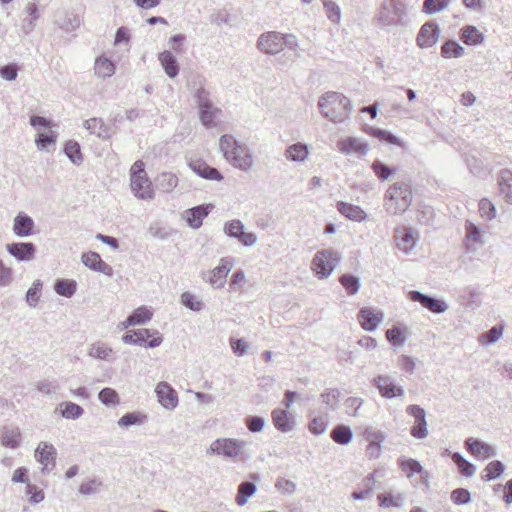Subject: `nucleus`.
I'll use <instances>...</instances> for the list:
<instances>
[{
  "label": "nucleus",
  "mask_w": 512,
  "mask_h": 512,
  "mask_svg": "<svg viewBox=\"0 0 512 512\" xmlns=\"http://www.w3.org/2000/svg\"><path fill=\"white\" fill-rule=\"evenodd\" d=\"M42 282L35 280L26 293V301L30 307H35L40 299Z\"/></svg>",
  "instance_id": "0e129e2a"
},
{
  "label": "nucleus",
  "mask_w": 512,
  "mask_h": 512,
  "mask_svg": "<svg viewBox=\"0 0 512 512\" xmlns=\"http://www.w3.org/2000/svg\"><path fill=\"white\" fill-rule=\"evenodd\" d=\"M338 211L351 221L362 222L366 219V212L357 205H352L343 201L337 203Z\"/></svg>",
  "instance_id": "473e14b6"
},
{
  "label": "nucleus",
  "mask_w": 512,
  "mask_h": 512,
  "mask_svg": "<svg viewBox=\"0 0 512 512\" xmlns=\"http://www.w3.org/2000/svg\"><path fill=\"white\" fill-rule=\"evenodd\" d=\"M199 84L200 86L193 92V98L199 110L200 122L206 128H214L218 124L222 111L211 101L210 93L202 86L201 81Z\"/></svg>",
  "instance_id": "39448f33"
},
{
  "label": "nucleus",
  "mask_w": 512,
  "mask_h": 512,
  "mask_svg": "<svg viewBox=\"0 0 512 512\" xmlns=\"http://www.w3.org/2000/svg\"><path fill=\"white\" fill-rule=\"evenodd\" d=\"M271 417L274 426L281 432H289L294 427V418L286 410L275 409Z\"/></svg>",
  "instance_id": "7c9ffc66"
},
{
  "label": "nucleus",
  "mask_w": 512,
  "mask_h": 512,
  "mask_svg": "<svg viewBox=\"0 0 512 512\" xmlns=\"http://www.w3.org/2000/svg\"><path fill=\"white\" fill-rule=\"evenodd\" d=\"M60 414L65 419L76 420L84 414V409L73 402H62L60 404Z\"/></svg>",
  "instance_id": "de8ad7c7"
},
{
  "label": "nucleus",
  "mask_w": 512,
  "mask_h": 512,
  "mask_svg": "<svg viewBox=\"0 0 512 512\" xmlns=\"http://www.w3.org/2000/svg\"><path fill=\"white\" fill-rule=\"evenodd\" d=\"M56 138V134L52 131L39 133L35 139V143L39 150L49 151L48 146L55 144Z\"/></svg>",
  "instance_id": "338daca9"
},
{
  "label": "nucleus",
  "mask_w": 512,
  "mask_h": 512,
  "mask_svg": "<svg viewBox=\"0 0 512 512\" xmlns=\"http://www.w3.org/2000/svg\"><path fill=\"white\" fill-rule=\"evenodd\" d=\"M398 465L400 469L406 474L408 478H411L414 474H421L427 483L428 473L424 471V468L419 461L412 458L400 457L398 459Z\"/></svg>",
  "instance_id": "2f4dec72"
},
{
  "label": "nucleus",
  "mask_w": 512,
  "mask_h": 512,
  "mask_svg": "<svg viewBox=\"0 0 512 512\" xmlns=\"http://www.w3.org/2000/svg\"><path fill=\"white\" fill-rule=\"evenodd\" d=\"M440 29L438 25L434 22H426L420 28L416 41L419 47L421 48H430L439 38Z\"/></svg>",
  "instance_id": "6ab92c4d"
},
{
  "label": "nucleus",
  "mask_w": 512,
  "mask_h": 512,
  "mask_svg": "<svg viewBox=\"0 0 512 512\" xmlns=\"http://www.w3.org/2000/svg\"><path fill=\"white\" fill-rule=\"evenodd\" d=\"M34 221L24 213H19L13 224V232L19 237H27L33 233Z\"/></svg>",
  "instance_id": "c756f323"
},
{
  "label": "nucleus",
  "mask_w": 512,
  "mask_h": 512,
  "mask_svg": "<svg viewBox=\"0 0 512 512\" xmlns=\"http://www.w3.org/2000/svg\"><path fill=\"white\" fill-rule=\"evenodd\" d=\"M256 492V485L249 481L242 482L238 487L236 495V503L239 506H243L248 502V499Z\"/></svg>",
  "instance_id": "79ce46f5"
},
{
  "label": "nucleus",
  "mask_w": 512,
  "mask_h": 512,
  "mask_svg": "<svg viewBox=\"0 0 512 512\" xmlns=\"http://www.w3.org/2000/svg\"><path fill=\"white\" fill-rule=\"evenodd\" d=\"M460 39L466 44L475 46L481 44L485 36L475 26L467 25L460 30Z\"/></svg>",
  "instance_id": "f704fd0d"
},
{
  "label": "nucleus",
  "mask_w": 512,
  "mask_h": 512,
  "mask_svg": "<svg viewBox=\"0 0 512 512\" xmlns=\"http://www.w3.org/2000/svg\"><path fill=\"white\" fill-rule=\"evenodd\" d=\"M248 442L243 439L218 438L213 441L207 450L208 454H216L226 458L240 457Z\"/></svg>",
  "instance_id": "0eeeda50"
},
{
  "label": "nucleus",
  "mask_w": 512,
  "mask_h": 512,
  "mask_svg": "<svg viewBox=\"0 0 512 512\" xmlns=\"http://www.w3.org/2000/svg\"><path fill=\"white\" fill-rule=\"evenodd\" d=\"M406 413L414 417V425L410 433L416 439H424L428 435L426 412L419 405L411 404L406 408Z\"/></svg>",
  "instance_id": "4468645a"
},
{
  "label": "nucleus",
  "mask_w": 512,
  "mask_h": 512,
  "mask_svg": "<svg viewBox=\"0 0 512 512\" xmlns=\"http://www.w3.org/2000/svg\"><path fill=\"white\" fill-rule=\"evenodd\" d=\"M483 244L482 230L472 221L465 222V245L469 252L476 251Z\"/></svg>",
  "instance_id": "a878e982"
},
{
  "label": "nucleus",
  "mask_w": 512,
  "mask_h": 512,
  "mask_svg": "<svg viewBox=\"0 0 512 512\" xmlns=\"http://www.w3.org/2000/svg\"><path fill=\"white\" fill-rule=\"evenodd\" d=\"M408 298L413 302L421 304L422 307L435 314L444 313L448 309V305L445 301L417 290L410 291Z\"/></svg>",
  "instance_id": "2eb2a0df"
},
{
  "label": "nucleus",
  "mask_w": 512,
  "mask_h": 512,
  "mask_svg": "<svg viewBox=\"0 0 512 512\" xmlns=\"http://www.w3.org/2000/svg\"><path fill=\"white\" fill-rule=\"evenodd\" d=\"M130 181L131 190L135 197L146 201L154 198L155 192L147 175L131 177Z\"/></svg>",
  "instance_id": "f3484780"
},
{
  "label": "nucleus",
  "mask_w": 512,
  "mask_h": 512,
  "mask_svg": "<svg viewBox=\"0 0 512 512\" xmlns=\"http://www.w3.org/2000/svg\"><path fill=\"white\" fill-rule=\"evenodd\" d=\"M81 25V19L74 13H66L64 19L59 22L60 29L65 32H72L79 28Z\"/></svg>",
  "instance_id": "bf43d9fd"
},
{
  "label": "nucleus",
  "mask_w": 512,
  "mask_h": 512,
  "mask_svg": "<svg viewBox=\"0 0 512 512\" xmlns=\"http://www.w3.org/2000/svg\"><path fill=\"white\" fill-rule=\"evenodd\" d=\"M340 255L332 249L318 251L311 263V268L318 279L328 278L339 265Z\"/></svg>",
  "instance_id": "423d86ee"
},
{
  "label": "nucleus",
  "mask_w": 512,
  "mask_h": 512,
  "mask_svg": "<svg viewBox=\"0 0 512 512\" xmlns=\"http://www.w3.org/2000/svg\"><path fill=\"white\" fill-rule=\"evenodd\" d=\"M159 403L168 410H173L178 405L176 391L167 383L160 382L155 389Z\"/></svg>",
  "instance_id": "412c9836"
},
{
  "label": "nucleus",
  "mask_w": 512,
  "mask_h": 512,
  "mask_svg": "<svg viewBox=\"0 0 512 512\" xmlns=\"http://www.w3.org/2000/svg\"><path fill=\"white\" fill-rule=\"evenodd\" d=\"M499 189L505 201L512 205V172L503 170L499 176Z\"/></svg>",
  "instance_id": "4c0bfd02"
},
{
  "label": "nucleus",
  "mask_w": 512,
  "mask_h": 512,
  "mask_svg": "<svg viewBox=\"0 0 512 512\" xmlns=\"http://www.w3.org/2000/svg\"><path fill=\"white\" fill-rule=\"evenodd\" d=\"M156 187L164 193L172 192L178 185V177L170 172H162L155 179Z\"/></svg>",
  "instance_id": "e433bc0d"
},
{
  "label": "nucleus",
  "mask_w": 512,
  "mask_h": 512,
  "mask_svg": "<svg viewBox=\"0 0 512 512\" xmlns=\"http://www.w3.org/2000/svg\"><path fill=\"white\" fill-rule=\"evenodd\" d=\"M383 313L373 308H361L358 313V320L361 327L366 331H374L383 321Z\"/></svg>",
  "instance_id": "aec40b11"
},
{
  "label": "nucleus",
  "mask_w": 512,
  "mask_h": 512,
  "mask_svg": "<svg viewBox=\"0 0 512 512\" xmlns=\"http://www.w3.org/2000/svg\"><path fill=\"white\" fill-rule=\"evenodd\" d=\"M451 457L462 475L472 477L475 474V466L467 461L459 452L453 453Z\"/></svg>",
  "instance_id": "09e8293b"
},
{
  "label": "nucleus",
  "mask_w": 512,
  "mask_h": 512,
  "mask_svg": "<svg viewBox=\"0 0 512 512\" xmlns=\"http://www.w3.org/2000/svg\"><path fill=\"white\" fill-rule=\"evenodd\" d=\"M87 354L89 357L113 363L117 356L112 347L103 341H96L89 345Z\"/></svg>",
  "instance_id": "4be33fe9"
},
{
  "label": "nucleus",
  "mask_w": 512,
  "mask_h": 512,
  "mask_svg": "<svg viewBox=\"0 0 512 512\" xmlns=\"http://www.w3.org/2000/svg\"><path fill=\"white\" fill-rule=\"evenodd\" d=\"M213 208L212 204L207 205H198L187 209L183 213V218L186 220L187 224L193 228L198 229L201 227L203 219L207 217L210 210Z\"/></svg>",
  "instance_id": "5701e85b"
},
{
  "label": "nucleus",
  "mask_w": 512,
  "mask_h": 512,
  "mask_svg": "<svg viewBox=\"0 0 512 512\" xmlns=\"http://www.w3.org/2000/svg\"><path fill=\"white\" fill-rule=\"evenodd\" d=\"M158 60L168 77L175 78L178 75L179 65L176 57L170 51L159 53Z\"/></svg>",
  "instance_id": "72a5a7b5"
},
{
  "label": "nucleus",
  "mask_w": 512,
  "mask_h": 512,
  "mask_svg": "<svg viewBox=\"0 0 512 512\" xmlns=\"http://www.w3.org/2000/svg\"><path fill=\"white\" fill-rule=\"evenodd\" d=\"M181 302L186 308L192 311L198 312L203 308V302L190 292H184L181 295Z\"/></svg>",
  "instance_id": "69168bd1"
},
{
  "label": "nucleus",
  "mask_w": 512,
  "mask_h": 512,
  "mask_svg": "<svg viewBox=\"0 0 512 512\" xmlns=\"http://www.w3.org/2000/svg\"><path fill=\"white\" fill-rule=\"evenodd\" d=\"M81 261L86 267L93 271L103 273L107 276L113 275V268L109 264L105 263L96 252L89 251L83 253Z\"/></svg>",
  "instance_id": "b1692460"
},
{
  "label": "nucleus",
  "mask_w": 512,
  "mask_h": 512,
  "mask_svg": "<svg viewBox=\"0 0 512 512\" xmlns=\"http://www.w3.org/2000/svg\"><path fill=\"white\" fill-rule=\"evenodd\" d=\"M21 433L18 428L5 429L2 433L1 442L4 446L15 449L19 446Z\"/></svg>",
  "instance_id": "5fc2aeb1"
},
{
  "label": "nucleus",
  "mask_w": 512,
  "mask_h": 512,
  "mask_svg": "<svg viewBox=\"0 0 512 512\" xmlns=\"http://www.w3.org/2000/svg\"><path fill=\"white\" fill-rule=\"evenodd\" d=\"M40 14L36 3H28L23 11V17L19 28V36H28L35 28Z\"/></svg>",
  "instance_id": "a211bd4d"
},
{
  "label": "nucleus",
  "mask_w": 512,
  "mask_h": 512,
  "mask_svg": "<svg viewBox=\"0 0 512 512\" xmlns=\"http://www.w3.org/2000/svg\"><path fill=\"white\" fill-rule=\"evenodd\" d=\"M330 436L337 444L347 445L351 442L353 433L349 426L340 424L333 428Z\"/></svg>",
  "instance_id": "58836bf2"
},
{
  "label": "nucleus",
  "mask_w": 512,
  "mask_h": 512,
  "mask_svg": "<svg viewBox=\"0 0 512 512\" xmlns=\"http://www.w3.org/2000/svg\"><path fill=\"white\" fill-rule=\"evenodd\" d=\"M450 4V0H424L422 12L427 15H433L444 11Z\"/></svg>",
  "instance_id": "864d4df0"
},
{
  "label": "nucleus",
  "mask_w": 512,
  "mask_h": 512,
  "mask_svg": "<svg viewBox=\"0 0 512 512\" xmlns=\"http://www.w3.org/2000/svg\"><path fill=\"white\" fill-rule=\"evenodd\" d=\"M340 283L350 295L356 294L360 288L359 278L351 274L342 275L340 278Z\"/></svg>",
  "instance_id": "680f3d73"
},
{
  "label": "nucleus",
  "mask_w": 512,
  "mask_h": 512,
  "mask_svg": "<svg viewBox=\"0 0 512 512\" xmlns=\"http://www.w3.org/2000/svg\"><path fill=\"white\" fill-rule=\"evenodd\" d=\"M147 421V416L140 412L124 414L117 422L122 428H129L134 425H142Z\"/></svg>",
  "instance_id": "49530a36"
},
{
  "label": "nucleus",
  "mask_w": 512,
  "mask_h": 512,
  "mask_svg": "<svg viewBox=\"0 0 512 512\" xmlns=\"http://www.w3.org/2000/svg\"><path fill=\"white\" fill-rule=\"evenodd\" d=\"M467 450L475 456L493 457L496 455V449L478 439L468 438L465 441Z\"/></svg>",
  "instance_id": "c85d7f7f"
},
{
  "label": "nucleus",
  "mask_w": 512,
  "mask_h": 512,
  "mask_svg": "<svg viewBox=\"0 0 512 512\" xmlns=\"http://www.w3.org/2000/svg\"><path fill=\"white\" fill-rule=\"evenodd\" d=\"M309 154L308 146L303 143H295L288 146L285 150V158L293 162H303Z\"/></svg>",
  "instance_id": "c9c22d12"
},
{
  "label": "nucleus",
  "mask_w": 512,
  "mask_h": 512,
  "mask_svg": "<svg viewBox=\"0 0 512 512\" xmlns=\"http://www.w3.org/2000/svg\"><path fill=\"white\" fill-rule=\"evenodd\" d=\"M233 268V261L230 257H225L220 260L218 266L214 269L202 272V278L212 285L214 288H222L226 282V277Z\"/></svg>",
  "instance_id": "9b49d317"
},
{
  "label": "nucleus",
  "mask_w": 512,
  "mask_h": 512,
  "mask_svg": "<svg viewBox=\"0 0 512 512\" xmlns=\"http://www.w3.org/2000/svg\"><path fill=\"white\" fill-rule=\"evenodd\" d=\"M153 313L146 308L145 306H141L133 311V313L128 316V324L141 325L150 321Z\"/></svg>",
  "instance_id": "3c124183"
},
{
  "label": "nucleus",
  "mask_w": 512,
  "mask_h": 512,
  "mask_svg": "<svg viewBox=\"0 0 512 512\" xmlns=\"http://www.w3.org/2000/svg\"><path fill=\"white\" fill-rule=\"evenodd\" d=\"M412 203V191L409 184L396 182L385 193L384 208L390 215L404 213Z\"/></svg>",
  "instance_id": "20e7f679"
},
{
  "label": "nucleus",
  "mask_w": 512,
  "mask_h": 512,
  "mask_svg": "<svg viewBox=\"0 0 512 512\" xmlns=\"http://www.w3.org/2000/svg\"><path fill=\"white\" fill-rule=\"evenodd\" d=\"M95 74L100 78L111 77L115 73L114 63L106 57H99L95 61Z\"/></svg>",
  "instance_id": "ea45409f"
},
{
  "label": "nucleus",
  "mask_w": 512,
  "mask_h": 512,
  "mask_svg": "<svg viewBox=\"0 0 512 512\" xmlns=\"http://www.w3.org/2000/svg\"><path fill=\"white\" fill-rule=\"evenodd\" d=\"M83 126L97 137L106 138L108 136L104 121L101 118H90L84 121Z\"/></svg>",
  "instance_id": "a18cd8bd"
},
{
  "label": "nucleus",
  "mask_w": 512,
  "mask_h": 512,
  "mask_svg": "<svg viewBox=\"0 0 512 512\" xmlns=\"http://www.w3.org/2000/svg\"><path fill=\"white\" fill-rule=\"evenodd\" d=\"M134 335H136L137 345L146 348H156L163 342V338L157 330L136 329L134 330Z\"/></svg>",
  "instance_id": "393cba45"
},
{
  "label": "nucleus",
  "mask_w": 512,
  "mask_h": 512,
  "mask_svg": "<svg viewBox=\"0 0 512 512\" xmlns=\"http://www.w3.org/2000/svg\"><path fill=\"white\" fill-rule=\"evenodd\" d=\"M504 465L501 461L495 460L490 463L485 468L486 474L483 476V478L486 481H492L502 475L504 472Z\"/></svg>",
  "instance_id": "13d9d810"
},
{
  "label": "nucleus",
  "mask_w": 512,
  "mask_h": 512,
  "mask_svg": "<svg viewBox=\"0 0 512 512\" xmlns=\"http://www.w3.org/2000/svg\"><path fill=\"white\" fill-rule=\"evenodd\" d=\"M8 253L19 261H30L34 258L36 248L31 242L12 243L6 246Z\"/></svg>",
  "instance_id": "bb28decb"
},
{
  "label": "nucleus",
  "mask_w": 512,
  "mask_h": 512,
  "mask_svg": "<svg viewBox=\"0 0 512 512\" xmlns=\"http://www.w3.org/2000/svg\"><path fill=\"white\" fill-rule=\"evenodd\" d=\"M318 108L323 117L334 123H341L349 117L352 103L343 94L330 91L319 98Z\"/></svg>",
  "instance_id": "7ed1b4c3"
},
{
  "label": "nucleus",
  "mask_w": 512,
  "mask_h": 512,
  "mask_svg": "<svg viewBox=\"0 0 512 512\" xmlns=\"http://www.w3.org/2000/svg\"><path fill=\"white\" fill-rule=\"evenodd\" d=\"M56 456V448L46 441L40 442L34 451L35 460L42 465L41 472L43 474H48L55 468Z\"/></svg>",
  "instance_id": "9d476101"
},
{
  "label": "nucleus",
  "mask_w": 512,
  "mask_h": 512,
  "mask_svg": "<svg viewBox=\"0 0 512 512\" xmlns=\"http://www.w3.org/2000/svg\"><path fill=\"white\" fill-rule=\"evenodd\" d=\"M323 6L327 15V18L333 23H339L341 19L340 7L331 0H324Z\"/></svg>",
  "instance_id": "e2e57ef3"
},
{
  "label": "nucleus",
  "mask_w": 512,
  "mask_h": 512,
  "mask_svg": "<svg viewBox=\"0 0 512 512\" xmlns=\"http://www.w3.org/2000/svg\"><path fill=\"white\" fill-rule=\"evenodd\" d=\"M244 224L239 219L226 221L223 226V232L226 236L237 239L245 247L256 245L258 238L253 232H245Z\"/></svg>",
  "instance_id": "6e6552de"
},
{
  "label": "nucleus",
  "mask_w": 512,
  "mask_h": 512,
  "mask_svg": "<svg viewBox=\"0 0 512 512\" xmlns=\"http://www.w3.org/2000/svg\"><path fill=\"white\" fill-rule=\"evenodd\" d=\"M412 9L408 0H383L373 17L374 24L381 30L390 31L409 25V12Z\"/></svg>",
  "instance_id": "f257e3e1"
},
{
  "label": "nucleus",
  "mask_w": 512,
  "mask_h": 512,
  "mask_svg": "<svg viewBox=\"0 0 512 512\" xmlns=\"http://www.w3.org/2000/svg\"><path fill=\"white\" fill-rule=\"evenodd\" d=\"M465 53V49L454 40H447L441 46V55L444 58H459Z\"/></svg>",
  "instance_id": "c03bdc74"
},
{
  "label": "nucleus",
  "mask_w": 512,
  "mask_h": 512,
  "mask_svg": "<svg viewBox=\"0 0 512 512\" xmlns=\"http://www.w3.org/2000/svg\"><path fill=\"white\" fill-rule=\"evenodd\" d=\"M64 153L74 165L79 166L83 163V154L77 141H67L64 145Z\"/></svg>",
  "instance_id": "a19ab883"
},
{
  "label": "nucleus",
  "mask_w": 512,
  "mask_h": 512,
  "mask_svg": "<svg viewBox=\"0 0 512 512\" xmlns=\"http://www.w3.org/2000/svg\"><path fill=\"white\" fill-rule=\"evenodd\" d=\"M257 48L269 55H276L284 49L283 34L270 31L263 33L257 40Z\"/></svg>",
  "instance_id": "ddd939ff"
},
{
  "label": "nucleus",
  "mask_w": 512,
  "mask_h": 512,
  "mask_svg": "<svg viewBox=\"0 0 512 512\" xmlns=\"http://www.w3.org/2000/svg\"><path fill=\"white\" fill-rule=\"evenodd\" d=\"M102 485V481L97 478L85 480L79 486L78 493L82 496L94 495L100 491Z\"/></svg>",
  "instance_id": "6e6d98bb"
},
{
  "label": "nucleus",
  "mask_w": 512,
  "mask_h": 512,
  "mask_svg": "<svg viewBox=\"0 0 512 512\" xmlns=\"http://www.w3.org/2000/svg\"><path fill=\"white\" fill-rule=\"evenodd\" d=\"M98 398L100 402L105 406H112L115 407L119 404L120 398L118 393L109 387L103 388L99 394Z\"/></svg>",
  "instance_id": "4d7b16f0"
},
{
  "label": "nucleus",
  "mask_w": 512,
  "mask_h": 512,
  "mask_svg": "<svg viewBox=\"0 0 512 512\" xmlns=\"http://www.w3.org/2000/svg\"><path fill=\"white\" fill-rule=\"evenodd\" d=\"M219 147L224 158L236 169L249 172L255 165L252 150L234 136L225 134L219 139Z\"/></svg>",
  "instance_id": "f03ea898"
},
{
  "label": "nucleus",
  "mask_w": 512,
  "mask_h": 512,
  "mask_svg": "<svg viewBox=\"0 0 512 512\" xmlns=\"http://www.w3.org/2000/svg\"><path fill=\"white\" fill-rule=\"evenodd\" d=\"M479 212L480 215L487 220H492L496 217L495 205L486 198L479 201Z\"/></svg>",
  "instance_id": "774afa93"
},
{
  "label": "nucleus",
  "mask_w": 512,
  "mask_h": 512,
  "mask_svg": "<svg viewBox=\"0 0 512 512\" xmlns=\"http://www.w3.org/2000/svg\"><path fill=\"white\" fill-rule=\"evenodd\" d=\"M372 384L378 389L381 397L385 399L404 396L403 387L395 384L393 377L388 374L377 375L373 378Z\"/></svg>",
  "instance_id": "f8f14e48"
},
{
  "label": "nucleus",
  "mask_w": 512,
  "mask_h": 512,
  "mask_svg": "<svg viewBox=\"0 0 512 512\" xmlns=\"http://www.w3.org/2000/svg\"><path fill=\"white\" fill-rule=\"evenodd\" d=\"M190 169L200 177L207 180L221 181L222 174L214 167L209 166L202 160H192L189 162Z\"/></svg>",
  "instance_id": "cd10ccee"
},
{
  "label": "nucleus",
  "mask_w": 512,
  "mask_h": 512,
  "mask_svg": "<svg viewBox=\"0 0 512 512\" xmlns=\"http://www.w3.org/2000/svg\"><path fill=\"white\" fill-rule=\"evenodd\" d=\"M153 238L166 240L172 236L174 230L170 227L162 226L160 223L151 224L148 230Z\"/></svg>",
  "instance_id": "052dcab7"
},
{
  "label": "nucleus",
  "mask_w": 512,
  "mask_h": 512,
  "mask_svg": "<svg viewBox=\"0 0 512 512\" xmlns=\"http://www.w3.org/2000/svg\"><path fill=\"white\" fill-rule=\"evenodd\" d=\"M337 148L342 154L356 155L358 157H364L369 151L368 144L355 137H347L339 140L337 142Z\"/></svg>",
  "instance_id": "dca6fc26"
},
{
  "label": "nucleus",
  "mask_w": 512,
  "mask_h": 512,
  "mask_svg": "<svg viewBox=\"0 0 512 512\" xmlns=\"http://www.w3.org/2000/svg\"><path fill=\"white\" fill-rule=\"evenodd\" d=\"M394 241L396 247L405 255L413 253L418 241V232L407 226H399L394 229Z\"/></svg>",
  "instance_id": "1a4fd4ad"
},
{
  "label": "nucleus",
  "mask_w": 512,
  "mask_h": 512,
  "mask_svg": "<svg viewBox=\"0 0 512 512\" xmlns=\"http://www.w3.org/2000/svg\"><path fill=\"white\" fill-rule=\"evenodd\" d=\"M327 427H328V415L327 414L314 416L308 424L309 431L313 435H316V436L323 434L327 430Z\"/></svg>",
  "instance_id": "8fccbe9b"
},
{
  "label": "nucleus",
  "mask_w": 512,
  "mask_h": 512,
  "mask_svg": "<svg viewBox=\"0 0 512 512\" xmlns=\"http://www.w3.org/2000/svg\"><path fill=\"white\" fill-rule=\"evenodd\" d=\"M322 403L327 410H335L340 401V392L337 389H327L320 395Z\"/></svg>",
  "instance_id": "603ef678"
},
{
  "label": "nucleus",
  "mask_w": 512,
  "mask_h": 512,
  "mask_svg": "<svg viewBox=\"0 0 512 512\" xmlns=\"http://www.w3.org/2000/svg\"><path fill=\"white\" fill-rule=\"evenodd\" d=\"M76 288V281L71 279H58L54 285L55 292L67 298H70L75 294Z\"/></svg>",
  "instance_id": "37998d69"
}]
</instances>
